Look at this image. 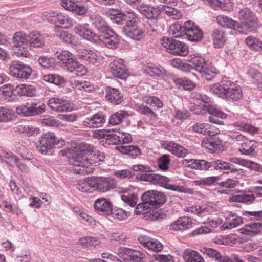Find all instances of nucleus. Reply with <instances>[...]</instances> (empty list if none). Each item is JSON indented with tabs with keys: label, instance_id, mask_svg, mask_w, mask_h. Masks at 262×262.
Wrapping results in <instances>:
<instances>
[{
	"label": "nucleus",
	"instance_id": "1",
	"mask_svg": "<svg viewBox=\"0 0 262 262\" xmlns=\"http://www.w3.org/2000/svg\"><path fill=\"white\" fill-rule=\"evenodd\" d=\"M86 155V151L80 147H75L73 150L69 162L75 167L74 173L83 175L91 173L94 170V166L103 162L105 158V154L99 151L89 153L87 156Z\"/></svg>",
	"mask_w": 262,
	"mask_h": 262
},
{
	"label": "nucleus",
	"instance_id": "2",
	"mask_svg": "<svg viewBox=\"0 0 262 262\" xmlns=\"http://www.w3.org/2000/svg\"><path fill=\"white\" fill-rule=\"evenodd\" d=\"M209 90L211 93L223 99L237 101L243 96L239 85L230 81L212 84L210 86Z\"/></svg>",
	"mask_w": 262,
	"mask_h": 262
},
{
	"label": "nucleus",
	"instance_id": "3",
	"mask_svg": "<svg viewBox=\"0 0 262 262\" xmlns=\"http://www.w3.org/2000/svg\"><path fill=\"white\" fill-rule=\"evenodd\" d=\"M192 97L205 103V104L202 106V107L211 115L208 118L210 122L219 125L224 124L223 121H220L217 118H219L222 119H226L227 118V115L218 109L215 106L209 104L207 105L210 101V99L208 96L200 93L195 92L192 94Z\"/></svg>",
	"mask_w": 262,
	"mask_h": 262
},
{
	"label": "nucleus",
	"instance_id": "4",
	"mask_svg": "<svg viewBox=\"0 0 262 262\" xmlns=\"http://www.w3.org/2000/svg\"><path fill=\"white\" fill-rule=\"evenodd\" d=\"M64 140L57 138L55 134L51 132L42 134L37 143L38 151L43 155L47 154L56 145L64 144Z\"/></svg>",
	"mask_w": 262,
	"mask_h": 262
},
{
	"label": "nucleus",
	"instance_id": "5",
	"mask_svg": "<svg viewBox=\"0 0 262 262\" xmlns=\"http://www.w3.org/2000/svg\"><path fill=\"white\" fill-rule=\"evenodd\" d=\"M122 30L126 36L136 41L142 40L145 37V31L138 24L137 21L130 20L127 22ZM154 31V29H151V31L147 30L146 33L151 35Z\"/></svg>",
	"mask_w": 262,
	"mask_h": 262
},
{
	"label": "nucleus",
	"instance_id": "6",
	"mask_svg": "<svg viewBox=\"0 0 262 262\" xmlns=\"http://www.w3.org/2000/svg\"><path fill=\"white\" fill-rule=\"evenodd\" d=\"M32 72V69L29 66L18 60L13 61L9 64V75L21 81L29 79Z\"/></svg>",
	"mask_w": 262,
	"mask_h": 262
},
{
	"label": "nucleus",
	"instance_id": "7",
	"mask_svg": "<svg viewBox=\"0 0 262 262\" xmlns=\"http://www.w3.org/2000/svg\"><path fill=\"white\" fill-rule=\"evenodd\" d=\"M238 18L241 23L251 31H254L259 26L257 17L248 7L241 9L238 11Z\"/></svg>",
	"mask_w": 262,
	"mask_h": 262
},
{
	"label": "nucleus",
	"instance_id": "8",
	"mask_svg": "<svg viewBox=\"0 0 262 262\" xmlns=\"http://www.w3.org/2000/svg\"><path fill=\"white\" fill-rule=\"evenodd\" d=\"M50 108L56 112H70L73 110V105L70 101L58 97H52L48 102Z\"/></svg>",
	"mask_w": 262,
	"mask_h": 262
},
{
	"label": "nucleus",
	"instance_id": "9",
	"mask_svg": "<svg viewBox=\"0 0 262 262\" xmlns=\"http://www.w3.org/2000/svg\"><path fill=\"white\" fill-rule=\"evenodd\" d=\"M185 31L183 39H187L192 41H199L202 40L203 37L202 31L191 21H187L184 23Z\"/></svg>",
	"mask_w": 262,
	"mask_h": 262
},
{
	"label": "nucleus",
	"instance_id": "10",
	"mask_svg": "<svg viewBox=\"0 0 262 262\" xmlns=\"http://www.w3.org/2000/svg\"><path fill=\"white\" fill-rule=\"evenodd\" d=\"M110 72L116 77L125 79L129 75L126 66L121 59L114 60L110 64Z\"/></svg>",
	"mask_w": 262,
	"mask_h": 262
},
{
	"label": "nucleus",
	"instance_id": "11",
	"mask_svg": "<svg viewBox=\"0 0 262 262\" xmlns=\"http://www.w3.org/2000/svg\"><path fill=\"white\" fill-rule=\"evenodd\" d=\"M142 196L147 201L151 207L155 208H159L166 201V198L163 193L155 190H151L144 192Z\"/></svg>",
	"mask_w": 262,
	"mask_h": 262
},
{
	"label": "nucleus",
	"instance_id": "12",
	"mask_svg": "<svg viewBox=\"0 0 262 262\" xmlns=\"http://www.w3.org/2000/svg\"><path fill=\"white\" fill-rule=\"evenodd\" d=\"M73 30L75 34L80 36L83 39L95 43H100L99 35H97L85 26L78 25L74 27Z\"/></svg>",
	"mask_w": 262,
	"mask_h": 262
},
{
	"label": "nucleus",
	"instance_id": "13",
	"mask_svg": "<svg viewBox=\"0 0 262 262\" xmlns=\"http://www.w3.org/2000/svg\"><path fill=\"white\" fill-rule=\"evenodd\" d=\"M138 241L144 247L154 252H159L163 248V245L159 241L146 235H140L138 237Z\"/></svg>",
	"mask_w": 262,
	"mask_h": 262
},
{
	"label": "nucleus",
	"instance_id": "14",
	"mask_svg": "<svg viewBox=\"0 0 262 262\" xmlns=\"http://www.w3.org/2000/svg\"><path fill=\"white\" fill-rule=\"evenodd\" d=\"M220 209L218 205L212 202H208L202 205H195L191 207L190 211L201 216L210 214Z\"/></svg>",
	"mask_w": 262,
	"mask_h": 262
},
{
	"label": "nucleus",
	"instance_id": "15",
	"mask_svg": "<svg viewBox=\"0 0 262 262\" xmlns=\"http://www.w3.org/2000/svg\"><path fill=\"white\" fill-rule=\"evenodd\" d=\"M102 34V35H99L100 43L102 42L108 48L111 49L118 47L120 39L116 33L108 29Z\"/></svg>",
	"mask_w": 262,
	"mask_h": 262
},
{
	"label": "nucleus",
	"instance_id": "16",
	"mask_svg": "<svg viewBox=\"0 0 262 262\" xmlns=\"http://www.w3.org/2000/svg\"><path fill=\"white\" fill-rule=\"evenodd\" d=\"M96 190L101 192H106L116 187V182L111 178L95 177Z\"/></svg>",
	"mask_w": 262,
	"mask_h": 262
},
{
	"label": "nucleus",
	"instance_id": "17",
	"mask_svg": "<svg viewBox=\"0 0 262 262\" xmlns=\"http://www.w3.org/2000/svg\"><path fill=\"white\" fill-rule=\"evenodd\" d=\"M137 9L148 19H156L161 13L160 5L158 7H153L139 3L137 5Z\"/></svg>",
	"mask_w": 262,
	"mask_h": 262
},
{
	"label": "nucleus",
	"instance_id": "18",
	"mask_svg": "<svg viewBox=\"0 0 262 262\" xmlns=\"http://www.w3.org/2000/svg\"><path fill=\"white\" fill-rule=\"evenodd\" d=\"M95 177H90L79 181L76 185L77 189L84 193H92L96 191Z\"/></svg>",
	"mask_w": 262,
	"mask_h": 262
},
{
	"label": "nucleus",
	"instance_id": "19",
	"mask_svg": "<svg viewBox=\"0 0 262 262\" xmlns=\"http://www.w3.org/2000/svg\"><path fill=\"white\" fill-rule=\"evenodd\" d=\"M94 207L96 211L101 215H108L112 211L111 202L104 198L97 199Z\"/></svg>",
	"mask_w": 262,
	"mask_h": 262
},
{
	"label": "nucleus",
	"instance_id": "20",
	"mask_svg": "<svg viewBox=\"0 0 262 262\" xmlns=\"http://www.w3.org/2000/svg\"><path fill=\"white\" fill-rule=\"evenodd\" d=\"M163 145L166 150L178 157L183 158L188 154L186 148L172 141H166Z\"/></svg>",
	"mask_w": 262,
	"mask_h": 262
},
{
	"label": "nucleus",
	"instance_id": "21",
	"mask_svg": "<svg viewBox=\"0 0 262 262\" xmlns=\"http://www.w3.org/2000/svg\"><path fill=\"white\" fill-rule=\"evenodd\" d=\"M141 178L142 180L150 182L154 184L159 185L164 188L169 181L168 178L155 173L143 174Z\"/></svg>",
	"mask_w": 262,
	"mask_h": 262
},
{
	"label": "nucleus",
	"instance_id": "22",
	"mask_svg": "<svg viewBox=\"0 0 262 262\" xmlns=\"http://www.w3.org/2000/svg\"><path fill=\"white\" fill-rule=\"evenodd\" d=\"M105 92L106 99L112 104L118 105L123 101V95L118 89L107 86Z\"/></svg>",
	"mask_w": 262,
	"mask_h": 262
},
{
	"label": "nucleus",
	"instance_id": "23",
	"mask_svg": "<svg viewBox=\"0 0 262 262\" xmlns=\"http://www.w3.org/2000/svg\"><path fill=\"white\" fill-rule=\"evenodd\" d=\"M229 161L233 164L254 169L257 171H262V166L252 161L247 160L235 157H230Z\"/></svg>",
	"mask_w": 262,
	"mask_h": 262
},
{
	"label": "nucleus",
	"instance_id": "24",
	"mask_svg": "<svg viewBox=\"0 0 262 262\" xmlns=\"http://www.w3.org/2000/svg\"><path fill=\"white\" fill-rule=\"evenodd\" d=\"M79 58L88 63L94 64L98 60V55L95 50L83 49L78 53Z\"/></svg>",
	"mask_w": 262,
	"mask_h": 262
},
{
	"label": "nucleus",
	"instance_id": "25",
	"mask_svg": "<svg viewBox=\"0 0 262 262\" xmlns=\"http://www.w3.org/2000/svg\"><path fill=\"white\" fill-rule=\"evenodd\" d=\"M262 231V224L259 222L250 223L239 229L240 232L247 236L252 237Z\"/></svg>",
	"mask_w": 262,
	"mask_h": 262
},
{
	"label": "nucleus",
	"instance_id": "26",
	"mask_svg": "<svg viewBox=\"0 0 262 262\" xmlns=\"http://www.w3.org/2000/svg\"><path fill=\"white\" fill-rule=\"evenodd\" d=\"M105 123V118L101 113H97L91 118H86L83 122V125L88 127H100Z\"/></svg>",
	"mask_w": 262,
	"mask_h": 262
},
{
	"label": "nucleus",
	"instance_id": "27",
	"mask_svg": "<svg viewBox=\"0 0 262 262\" xmlns=\"http://www.w3.org/2000/svg\"><path fill=\"white\" fill-rule=\"evenodd\" d=\"M61 5L67 10L72 11L78 15H83L87 11L84 6L78 5L75 2H72L71 0H62Z\"/></svg>",
	"mask_w": 262,
	"mask_h": 262
},
{
	"label": "nucleus",
	"instance_id": "28",
	"mask_svg": "<svg viewBox=\"0 0 262 262\" xmlns=\"http://www.w3.org/2000/svg\"><path fill=\"white\" fill-rule=\"evenodd\" d=\"M182 257L185 262H205L203 257L198 251L190 248L184 250Z\"/></svg>",
	"mask_w": 262,
	"mask_h": 262
},
{
	"label": "nucleus",
	"instance_id": "29",
	"mask_svg": "<svg viewBox=\"0 0 262 262\" xmlns=\"http://www.w3.org/2000/svg\"><path fill=\"white\" fill-rule=\"evenodd\" d=\"M216 20L219 25L224 28L236 30L240 28L239 24L237 22L225 15H217Z\"/></svg>",
	"mask_w": 262,
	"mask_h": 262
},
{
	"label": "nucleus",
	"instance_id": "30",
	"mask_svg": "<svg viewBox=\"0 0 262 262\" xmlns=\"http://www.w3.org/2000/svg\"><path fill=\"white\" fill-rule=\"evenodd\" d=\"M256 147V141L247 139L241 145L238 151L243 155L252 156L254 155Z\"/></svg>",
	"mask_w": 262,
	"mask_h": 262
},
{
	"label": "nucleus",
	"instance_id": "31",
	"mask_svg": "<svg viewBox=\"0 0 262 262\" xmlns=\"http://www.w3.org/2000/svg\"><path fill=\"white\" fill-rule=\"evenodd\" d=\"M55 56L58 60L65 64L67 69L69 68V66H71L76 59L73 54L67 50L61 51L60 52L57 51L55 53Z\"/></svg>",
	"mask_w": 262,
	"mask_h": 262
},
{
	"label": "nucleus",
	"instance_id": "32",
	"mask_svg": "<svg viewBox=\"0 0 262 262\" xmlns=\"http://www.w3.org/2000/svg\"><path fill=\"white\" fill-rule=\"evenodd\" d=\"M187 61L192 68L199 72L203 70V67L207 62L203 57L195 55H190L187 59Z\"/></svg>",
	"mask_w": 262,
	"mask_h": 262
},
{
	"label": "nucleus",
	"instance_id": "33",
	"mask_svg": "<svg viewBox=\"0 0 262 262\" xmlns=\"http://www.w3.org/2000/svg\"><path fill=\"white\" fill-rule=\"evenodd\" d=\"M170 5H160L161 13L164 12L168 16L173 19H179L182 18V14L179 10Z\"/></svg>",
	"mask_w": 262,
	"mask_h": 262
},
{
	"label": "nucleus",
	"instance_id": "34",
	"mask_svg": "<svg viewBox=\"0 0 262 262\" xmlns=\"http://www.w3.org/2000/svg\"><path fill=\"white\" fill-rule=\"evenodd\" d=\"M253 194H248L245 192H238L229 198L228 201L231 203H247L254 200Z\"/></svg>",
	"mask_w": 262,
	"mask_h": 262
},
{
	"label": "nucleus",
	"instance_id": "35",
	"mask_svg": "<svg viewBox=\"0 0 262 262\" xmlns=\"http://www.w3.org/2000/svg\"><path fill=\"white\" fill-rule=\"evenodd\" d=\"M191 223L188 217L179 219L170 225V229L173 231H181L191 227Z\"/></svg>",
	"mask_w": 262,
	"mask_h": 262
},
{
	"label": "nucleus",
	"instance_id": "36",
	"mask_svg": "<svg viewBox=\"0 0 262 262\" xmlns=\"http://www.w3.org/2000/svg\"><path fill=\"white\" fill-rule=\"evenodd\" d=\"M29 43L31 47L42 48L45 46L44 38L37 32H32L29 34Z\"/></svg>",
	"mask_w": 262,
	"mask_h": 262
},
{
	"label": "nucleus",
	"instance_id": "37",
	"mask_svg": "<svg viewBox=\"0 0 262 262\" xmlns=\"http://www.w3.org/2000/svg\"><path fill=\"white\" fill-rule=\"evenodd\" d=\"M16 93L21 96L33 97L35 95L36 90L31 85L21 84L16 86Z\"/></svg>",
	"mask_w": 262,
	"mask_h": 262
},
{
	"label": "nucleus",
	"instance_id": "38",
	"mask_svg": "<svg viewBox=\"0 0 262 262\" xmlns=\"http://www.w3.org/2000/svg\"><path fill=\"white\" fill-rule=\"evenodd\" d=\"M169 53L175 55L185 56L188 53V48L183 42L176 40Z\"/></svg>",
	"mask_w": 262,
	"mask_h": 262
},
{
	"label": "nucleus",
	"instance_id": "39",
	"mask_svg": "<svg viewBox=\"0 0 262 262\" xmlns=\"http://www.w3.org/2000/svg\"><path fill=\"white\" fill-rule=\"evenodd\" d=\"M16 118L14 111L7 107L0 106V123L13 121Z\"/></svg>",
	"mask_w": 262,
	"mask_h": 262
},
{
	"label": "nucleus",
	"instance_id": "40",
	"mask_svg": "<svg viewBox=\"0 0 262 262\" xmlns=\"http://www.w3.org/2000/svg\"><path fill=\"white\" fill-rule=\"evenodd\" d=\"M115 149L120 152L128 155L131 156H137L141 154L140 149L136 146L132 145H120L115 147Z\"/></svg>",
	"mask_w": 262,
	"mask_h": 262
},
{
	"label": "nucleus",
	"instance_id": "41",
	"mask_svg": "<svg viewBox=\"0 0 262 262\" xmlns=\"http://www.w3.org/2000/svg\"><path fill=\"white\" fill-rule=\"evenodd\" d=\"M244 42L252 51H262V42L254 36H249L247 37Z\"/></svg>",
	"mask_w": 262,
	"mask_h": 262
},
{
	"label": "nucleus",
	"instance_id": "42",
	"mask_svg": "<svg viewBox=\"0 0 262 262\" xmlns=\"http://www.w3.org/2000/svg\"><path fill=\"white\" fill-rule=\"evenodd\" d=\"M212 39L215 48H221L225 42L224 32L222 31L215 30L212 33Z\"/></svg>",
	"mask_w": 262,
	"mask_h": 262
},
{
	"label": "nucleus",
	"instance_id": "43",
	"mask_svg": "<svg viewBox=\"0 0 262 262\" xmlns=\"http://www.w3.org/2000/svg\"><path fill=\"white\" fill-rule=\"evenodd\" d=\"M141 200L142 202L139 204L134 209V212L137 215L145 214L150 212L152 209H155L154 207H151V205L146 200L144 199L142 195Z\"/></svg>",
	"mask_w": 262,
	"mask_h": 262
},
{
	"label": "nucleus",
	"instance_id": "44",
	"mask_svg": "<svg viewBox=\"0 0 262 262\" xmlns=\"http://www.w3.org/2000/svg\"><path fill=\"white\" fill-rule=\"evenodd\" d=\"M128 116V113L124 110H119L111 116L109 123L113 125L120 123L124 119Z\"/></svg>",
	"mask_w": 262,
	"mask_h": 262
},
{
	"label": "nucleus",
	"instance_id": "45",
	"mask_svg": "<svg viewBox=\"0 0 262 262\" xmlns=\"http://www.w3.org/2000/svg\"><path fill=\"white\" fill-rule=\"evenodd\" d=\"M216 170L224 171L225 173H236L239 170L231 166V165L227 162L221 160H217Z\"/></svg>",
	"mask_w": 262,
	"mask_h": 262
},
{
	"label": "nucleus",
	"instance_id": "46",
	"mask_svg": "<svg viewBox=\"0 0 262 262\" xmlns=\"http://www.w3.org/2000/svg\"><path fill=\"white\" fill-rule=\"evenodd\" d=\"M67 70L71 73H74L78 76H82L86 74V69L82 64L79 63L77 59L72 63Z\"/></svg>",
	"mask_w": 262,
	"mask_h": 262
},
{
	"label": "nucleus",
	"instance_id": "47",
	"mask_svg": "<svg viewBox=\"0 0 262 262\" xmlns=\"http://www.w3.org/2000/svg\"><path fill=\"white\" fill-rule=\"evenodd\" d=\"M184 24L182 26L179 24H174L169 28V33L176 38H184L185 30Z\"/></svg>",
	"mask_w": 262,
	"mask_h": 262
},
{
	"label": "nucleus",
	"instance_id": "48",
	"mask_svg": "<svg viewBox=\"0 0 262 262\" xmlns=\"http://www.w3.org/2000/svg\"><path fill=\"white\" fill-rule=\"evenodd\" d=\"M243 223V219L241 217L233 215L231 219H229L228 224L224 223L221 227L222 230L232 229L235 228Z\"/></svg>",
	"mask_w": 262,
	"mask_h": 262
},
{
	"label": "nucleus",
	"instance_id": "49",
	"mask_svg": "<svg viewBox=\"0 0 262 262\" xmlns=\"http://www.w3.org/2000/svg\"><path fill=\"white\" fill-rule=\"evenodd\" d=\"M14 46H27L29 43V34L17 32L13 36Z\"/></svg>",
	"mask_w": 262,
	"mask_h": 262
},
{
	"label": "nucleus",
	"instance_id": "50",
	"mask_svg": "<svg viewBox=\"0 0 262 262\" xmlns=\"http://www.w3.org/2000/svg\"><path fill=\"white\" fill-rule=\"evenodd\" d=\"M17 130L28 137L37 135L39 133V129L38 128L33 127L32 126L23 124L18 125L17 127Z\"/></svg>",
	"mask_w": 262,
	"mask_h": 262
},
{
	"label": "nucleus",
	"instance_id": "51",
	"mask_svg": "<svg viewBox=\"0 0 262 262\" xmlns=\"http://www.w3.org/2000/svg\"><path fill=\"white\" fill-rule=\"evenodd\" d=\"M45 81L53 83L60 87H63L65 85L64 79L56 74H49L43 77Z\"/></svg>",
	"mask_w": 262,
	"mask_h": 262
},
{
	"label": "nucleus",
	"instance_id": "52",
	"mask_svg": "<svg viewBox=\"0 0 262 262\" xmlns=\"http://www.w3.org/2000/svg\"><path fill=\"white\" fill-rule=\"evenodd\" d=\"M222 141L219 138H204L202 141V145L205 148H217L222 145Z\"/></svg>",
	"mask_w": 262,
	"mask_h": 262
},
{
	"label": "nucleus",
	"instance_id": "53",
	"mask_svg": "<svg viewBox=\"0 0 262 262\" xmlns=\"http://www.w3.org/2000/svg\"><path fill=\"white\" fill-rule=\"evenodd\" d=\"M202 70L200 72L202 73L203 76L208 80H210L211 77H214L217 73L216 69L212 66L209 64L207 62L206 63L205 66L203 67Z\"/></svg>",
	"mask_w": 262,
	"mask_h": 262
},
{
	"label": "nucleus",
	"instance_id": "54",
	"mask_svg": "<svg viewBox=\"0 0 262 262\" xmlns=\"http://www.w3.org/2000/svg\"><path fill=\"white\" fill-rule=\"evenodd\" d=\"M175 84L185 90H191L195 86V84L186 77L177 78L174 80Z\"/></svg>",
	"mask_w": 262,
	"mask_h": 262
},
{
	"label": "nucleus",
	"instance_id": "55",
	"mask_svg": "<svg viewBox=\"0 0 262 262\" xmlns=\"http://www.w3.org/2000/svg\"><path fill=\"white\" fill-rule=\"evenodd\" d=\"M29 107L31 116L42 114L46 110L45 104L41 102L29 103Z\"/></svg>",
	"mask_w": 262,
	"mask_h": 262
},
{
	"label": "nucleus",
	"instance_id": "56",
	"mask_svg": "<svg viewBox=\"0 0 262 262\" xmlns=\"http://www.w3.org/2000/svg\"><path fill=\"white\" fill-rule=\"evenodd\" d=\"M57 23L62 25L64 28L69 29L73 27V19L65 13L59 12Z\"/></svg>",
	"mask_w": 262,
	"mask_h": 262
},
{
	"label": "nucleus",
	"instance_id": "57",
	"mask_svg": "<svg viewBox=\"0 0 262 262\" xmlns=\"http://www.w3.org/2000/svg\"><path fill=\"white\" fill-rule=\"evenodd\" d=\"M113 130H116L119 134V135H118L116 137L117 141H115L114 143L118 144L119 143H122L125 144L129 143L132 141V136L129 133H126L120 128L118 129H113Z\"/></svg>",
	"mask_w": 262,
	"mask_h": 262
},
{
	"label": "nucleus",
	"instance_id": "58",
	"mask_svg": "<svg viewBox=\"0 0 262 262\" xmlns=\"http://www.w3.org/2000/svg\"><path fill=\"white\" fill-rule=\"evenodd\" d=\"M100 241L98 238L91 236H85L79 239V243L82 246L89 248L92 246H96L100 244Z\"/></svg>",
	"mask_w": 262,
	"mask_h": 262
},
{
	"label": "nucleus",
	"instance_id": "59",
	"mask_svg": "<svg viewBox=\"0 0 262 262\" xmlns=\"http://www.w3.org/2000/svg\"><path fill=\"white\" fill-rule=\"evenodd\" d=\"M211 4L217 6L224 11H229L232 9V3L230 0H211Z\"/></svg>",
	"mask_w": 262,
	"mask_h": 262
},
{
	"label": "nucleus",
	"instance_id": "60",
	"mask_svg": "<svg viewBox=\"0 0 262 262\" xmlns=\"http://www.w3.org/2000/svg\"><path fill=\"white\" fill-rule=\"evenodd\" d=\"M200 250L203 254L207 255L209 258L214 259L218 262L220 259L221 258V253L212 248L203 247Z\"/></svg>",
	"mask_w": 262,
	"mask_h": 262
},
{
	"label": "nucleus",
	"instance_id": "61",
	"mask_svg": "<svg viewBox=\"0 0 262 262\" xmlns=\"http://www.w3.org/2000/svg\"><path fill=\"white\" fill-rule=\"evenodd\" d=\"M248 73L250 77L253 79L254 83L257 84L258 88L262 90V74L257 70L250 69Z\"/></svg>",
	"mask_w": 262,
	"mask_h": 262
},
{
	"label": "nucleus",
	"instance_id": "62",
	"mask_svg": "<svg viewBox=\"0 0 262 262\" xmlns=\"http://www.w3.org/2000/svg\"><path fill=\"white\" fill-rule=\"evenodd\" d=\"M248 73L250 77L253 79L254 83L257 84L258 88L262 90V74L257 70L250 69Z\"/></svg>",
	"mask_w": 262,
	"mask_h": 262
},
{
	"label": "nucleus",
	"instance_id": "63",
	"mask_svg": "<svg viewBox=\"0 0 262 262\" xmlns=\"http://www.w3.org/2000/svg\"><path fill=\"white\" fill-rule=\"evenodd\" d=\"M248 73L250 77L253 79L254 83L257 84L258 88L262 90V74L257 70L250 69Z\"/></svg>",
	"mask_w": 262,
	"mask_h": 262
},
{
	"label": "nucleus",
	"instance_id": "64",
	"mask_svg": "<svg viewBox=\"0 0 262 262\" xmlns=\"http://www.w3.org/2000/svg\"><path fill=\"white\" fill-rule=\"evenodd\" d=\"M112 216L119 221H124L128 217V213L124 209L120 208H115L112 209L111 213Z\"/></svg>",
	"mask_w": 262,
	"mask_h": 262
}]
</instances>
